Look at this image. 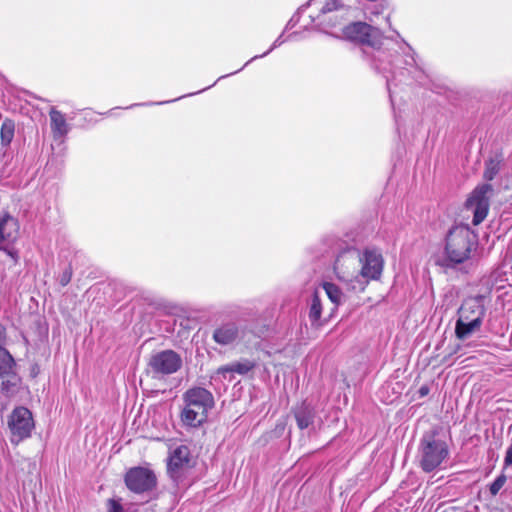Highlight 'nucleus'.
Segmentation results:
<instances>
[{
	"label": "nucleus",
	"mask_w": 512,
	"mask_h": 512,
	"mask_svg": "<svg viewBox=\"0 0 512 512\" xmlns=\"http://www.w3.org/2000/svg\"><path fill=\"white\" fill-rule=\"evenodd\" d=\"M189 461V449L186 446H179L173 450L169 457L168 469L173 472L183 467Z\"/></svg>",
	"instance_id": "nucleus-19"
},
{
	"label": "nucleus",
	"mask_w": 512,
	"mask_h": 512,
	"mask_svg": "<svg viewBox=\"0 0 512 512\" xmlns=\"http://www.w3.org/2000/svg\"><path fill=\"white\" fill-rule=\"evenodd\" d=\"M0 250L5 252L8 257L11 258V260L14 262V264H17L19 261V252L13 247H3L0 246Z\"/></svg>",
	"instance_id": "nucleus-32"
},
{
	"label": "nucleus",
	"mask_w": 512,
	"mask_h": 512,
	"mask_svg": "<svg viewBox=\"0 0 512 512\" xmlns=\"http://www.w3.org/2000/svg\"><path fill=\"white\" fill-rule=\"evenodd\" d=\"M185 407L193 409L194 411H203L204 414H207L210 409L198 405L194 400H190V402H185Z\"/></svg>",
	"instance_id": "nucleus-34"
},
{
	"label": "nucleus",
	"mask_w": 512,
	"mask_h": 512,
	"mask_svg": "<svg viewBox=\"0 0 512 512\" xmlns=\"http://www.w3.org/2000/svg\"><path fill=\"white\" fill-rule=\"evenodd\" d=\"M14 388H18L17 389V392H22V393H25L26 392V387H20V386H8V385H5V386H1V392L8 396L10 393L14 392Z\"/></svg>",
	"instance_id": "nucleus-33"
},
{
	"label": "nucleus",
	"mask_w": 512,
	"mask_h": 512,
	"mask_svg": "<svg viewBox=\"0 0 512 512\" xmlns=\"http://www.w3.org/2000/svg\"><path fill=\"white\" fill-rule=\"evenodd\" d=\"M503 165V159L496 155L485 161V167L483 171V179L487 182L492 181L501 171Z\"/></svg>",
	"instance_id": "nucleus-21"
},
{
	"label": "nucleus",
	"mask_w": 512,
	"mask_h": 512,
	"mask_svg": "<svg viewBox=\"0 0 512 512\" xmlns=\"http://www.w3.org/2000/svg\"><path fill=\"white\" fill-rule=\"evenodd\" d=\"M191 399L194 400L198 405L204 406L208 409H211L214 406V398L211 392L202 386H195L185 393V402H190Z\"/></svg>",
	"instance_id": "nucleus-15"
},
{
	"label": "nucleus",
	"mask_w": 512,
	"mask_h": 512,
	"mask_svg": "<svg viewBox=\"0 0 512 512\" xmlns=\"http://www.w3.org/2000/svg\"><path fill=\"white\" fill-rule=\"evenodd\" d=\"M183 96H179L178 98H176L174 101L178 100V99H182Z\"/></svg>",
	"instance_id": "nucleus-44"
},
{
	"label": "nucleus",
	"mask_w": 512,
	"mask_h": 512,
	"mask_svg": "<svg viewBox=\"0 0 512 512\" xmlns=\"http://www.w3.org/2000/svg\"><path fill=\"white\" fill-rule=\"evenodd\" d=\"M361 262V251L355 247H347L342 250L334 262V271L337 278L349 284L353 290L364 289V282L360 278L358 270Z\"/></svg>",
	"instance_id": "nucleus-4"
},
{
	"label": "nucleus",
	"mask_w": 512,
	"mask_h": 512,
	"mask_svg": "<svg viewBox=\"0 0 512 512\" xmlns=\"http://www.w3.org/2000/svg\"><path fill=\"white\" fill-rule=\"evenodd\" d=\"M6 338V328L0 323V349L5 348Z\"/></svg>",
	"instance_id": "nucleus-37"
},
{
	"label": "nucleus",
	"mask_w": 512,
	"mask_h": 512,
	"mask_svg": "<svg viewBox=\"0 0 512 512\" xmlns=\"http://www.w3.org/2000/svg\"><path fill=\"white\" fill-rule=\"evenodd\" d=\"M49 116L51 121V130L54 138H61L67 135L69 128L65 116L55 108L50 110Z\"/></svg>",
	"instance_id": "nucleus-16"
},
{
	"label": "nucleus",
	"mask_w": 512,
	"mask_h": 512,
	"mask_svg": "<svg viewBox=\"0 0 512 512\" xmlns=\"http://www.w3.org/2000/svg\"><path fill=\"white\" fill-rule=\"evenodd\" d=\"M286 42V39L283 37V34L279 35L275 41L273 42V44L271 45V47L266 51L264 52L263 54H260V55H255L253 56L250 60H248L244 65L243 67H241L240 69L230 73V74H227V75H223V76H220L217 81H215L212 85L206 87V88H203L201 89L200 91L198 92H195V93H189L187 96H192V95H195V94H198V93H201L207 89H209L210 87L214 86L218 81H220L221 79H224L230 75H234L236 73H238L239 71L243 70L247 65H249L250 63H252L253 61H255L256 59H259V58H263L265 56H267L268 54H270L274 49H276L277 47L281 46L283 43Z\"/></svg>",
	"instance_id": "nucleus-18"
},
{
	"label": "nucleus",
	"mask_w": 512,
	"mask_h": 512,
	"mask_svg": "<svg viewBox=\"0 0 512 512\" xmlns=\"http://www.w3.org/2000/svg\"><path fill=\"white\" fill-rule=\"evenodd\" d=\"M486 314V308L483 304V299L480 296L469 297L463 301L458 309V318L469 321H479L483 323Z\"/></svg>",
	"instance_id": "nucleus-12"
},
{
	"label": "nucleus",
	"mask_w": 512,
	"mask_h": 512,
	"mask_svg": "<svg viewBox=\"0 0 512 512\" xmlns=\"http://www.w3.org/2000/svg\"><path fill=\"white\" fill-rule=\"evenodd\" d=\"M494 194V188L489 183L478 184L470 193L465 202L467 210L473 213L472 223L479 225L488 215L490 199Z\"/></svg>",
	"instance_id": "nucleus-7"
},
{
	"label": "nucleus",
	"mask_w": 512,
	"mask_h": 512,
	"mask_svg": "<svg viewBox=\"0 0 512 512\" xmlns=\"http://www.w3.org/2000/svg\"><path fill=\"white\" fill-rule=\"evenodd\" d=\"M393 44H390L391 48L388 50L386 46H384V50L386 51V55L382 58V66H385L387 69L378 71L383 74L386 78V85L389 92V97L391 102L393 103L392 96V85L396 80L397 75H403L404 70H408L409 67L418 66L415 53L412 48L406 43L399 44L396 41L392 40Z\"/></svg>",
	"instance_id": "nucleus-3"
},
{
	"label": "nucleus",
	"mask_w": 512,
	"mask_h": 512,
	"mask_svg": "<svg viewBox=\"0 0 512 512\" xmlns=\"http://www.w3.org/2000/svg\"><path fill=\"white\" fill-rule=\"evenodd\" d=\"M344 8V4L341 0H328L326 4L321 8V14H327L333 11Z\"/></svg>",
	"instance_id": "nucleus-27"
},
{
	"label": "nucleus",
	"mask_w": 512,
	"mask_h": 512,
	"mask_svg": "<svg viewBox=\"0 0 512 512\" xmlns=\"http://www.w3.org/2000/svg\"><path fill=\"white\" fill-rule=\"evenodd\" d=\"M7 428L10 443L14 446L30 438L35 429L32 412L24 406L15 407L7 417Z\"/></svg>",
	"instance_id": "nucleus-5"
},
{
	"label": "nucleus",
	"mask_w": 512,
	"mask_h": 512,
	"mask_svg": "<svg viewBox=\"0 0 512 512\" xmlns=\"http://www.w3.org/2000/svg\"><path fill=\"white\" fill-rule=\"evenodd\" d=\"M14 358L5 348L0 349V377H5L13 372Z\"/></svg>",
	"instance_id": "nucleus-24"
},
{
	"label": "nucleus",
	"mask_w": 512,
	"mask_h": 512,
	"mask_svg": "<svg viewBox=\"0 0 512 512\" xmlns=\"http://www.w3.org/2000/svg\"><path fill=\"white\" fill-rule=\"evenodd\" d=\"M107 512H123L122 506L119 502L110 499L108 501V511Z\"/></svg>",
	"instance_id": "nucleus-35"
},
{
	"label": "nucleus",
	"mask_w": 512,
	"mask_h": 512,
	"mask_svg": "<svg viewBox=\"0 0 512 512\" xmlns=\"http://www.w3.org/2000/svg\"><path fill=\"white\" fill-rule=\"evenodd\" d=\"M1 384H2V385L10 384V382H9V381H2V383H1Z\"/></svg>",
	"instance_id": "nucleus-41"
},
{
	"label": "nucleus",
	"mask_w": 512,
	"mask_h": 512,
	"mask_svg": "<svg viewBox=\"0 0 512 512\" xmlns=\"http://www.w3.org/2000/svg\"><path fill=\"white\" fill-rule=\"evenodd\" d=\"M295 418L298 427L303 430L308 428L314 419V411L310 405L303 403L296 411Z\"/></svg>",
	"instance_id": "nucleus-22"
},
{
	"label": "nucleus",
	"mask_w": 512,
	"mask_h": 512,
	"mask_svg": "<svg viewBox=\"0 0 512 512\" xmlns=\"http://www.w3.org/2000/svg\"><path fill=\"white\" fill-rule=\"evenodd\" d=\"M207 418V414H204L203 411H194L193 409L187 408L184 406L181 413V421L184 425L189 427H198L200 426Z\"/></svg>",
	"instance_id": "nucleus-20"
},
{
	"label": "nucleus",
	"mask_w": 512,
	"mask_h": 512,
	"mask_svg": "<svg viewBox=\"0 0 512 512\" xmlns=\"http://www.w3.org/2000/svg\"><path fill=\"white\" fill-rule=\"evenodd\" d=\"M256 370H261V366L258 362L255 360L243 358L218 368L213 379L215 381L231 382L234 379V374L244 376L254 374Z\"/></svg>",
	"instance_id": "nucleus-10"
},
{
	"label": "nucleus",
	"mask_w": 512,
	"mask_h": 512,
	"mask_svg": "<svg viewBox=\"0 0 512 512\" xmlns=\"http://www.w3.org/2000/svg\"><path fill=\"white\" fill-rule=\"evenodd\" d=\"M483 323L479 321H469L457 319L455 323V335L460 340H465L474 333L478 332Z\"/></svg>",
	"instance_id": "nucleus-17"
},
{
	"label": "nucleus",
	"mask_w": 512,
	"mask_h": 512,
	"mask_svg": "<svg viewBox=\"0 0 512 512\" xmlns=\"http://www.w3.org/2000/svg\"><path fill=\"white\" fill-rule=\"evenodd\" d=\"M169 102L170 101H164V102H158L157 104L162 105V104L169 103Z\"/></svg>",
	"instance_id": "nucleus-40"
},
{
	"label": "nucleus",
	"mask_w": 512,
	"mask_h": 512,
	"mask_svg": "<svg viewBox=\"0 0 512 512\" xmlns=\"http://www.w3.org/2000/svg\"><path fill=\"white\" fill-rule=\"evenodd\" d=\"M239 337V327L235 322H227L218 326L214 331L213 340L221 345L227 346L234 343Z\"/></svg>",
	"instance_id": "nucleus-13"
},
{
	"label": "nucleus",
	"mask_w": 512,
	"mask_h": 512,
	"mask_svg": "<svg viewBox=\"0 0 512 512\" xmlns=\"http://www.w3.org/2000/svg\"><path fill=\"white\" fill-rule=\"evenodd\" d=\"M15 136V122L13 119L3 120L0 128V143L2 148L7 149Z\"/></svg>",
	"instance_id": "nucleus-23"
},
{
	"label": "nucleus",
	"mask_w": 512,
	"mask_h": 512,
	"mask_svg": "<svg viewBox=\"0 0 512 512\" xmlns=\"http://www.w3.org/2000/svg\"><path fill=\"white\" fill-rule=\"evenodd\" d=\"M322 315V304L317 292H314L311 298L309 308V319L312 325L317 324Z\"/></svg>",
	"instance_id": "nucleus-25"
},
{
	"label": "nucleus",
	"mask_w": 512,
	"mask_h": 512,
	"mask_svg": "<svg viewBox=\"0 0 512 512\" xmlns=\"http://www.w3.org/2000/svg\"><path fill=\"white\" fill-rule=\"evenodd\" d=\"M383 264L384 259L379 249L365 248L363 252H361L360 278L363 280L364 286L369 280H377L380 278Z\"/></svg>",
	"instance_id": "nucleus-9"
},
{
	"label": "nucleus",
	"mask_w": 512,
	"mask_h": 512,
	"mask_svg": "<svg viewBox=\"0 0 512 512\" xmlns=\"http://www.w3.org/2000/svg\"><path fill=\"white\" fill-rule=\"evenodd\" d=\"M139 104H133V105H130L128 108H133L134 106H138Z\"/></svg>",
	"instance_id": "nucleus-43"
},
{
	"label": "nucleus",
	"mask_w": 512,
	"mask_h": 512,
	"mask_svg": "<svg viewBox=\"0 0 512 512\" xmlns=\"http://www.w3.org/2000/svg\"><path fill=\"white\" fill-rule=\"evenodd\" d=\"M310 5V2L307 4L301 6L298 11L291 17V19L288 21L286 25V30L292 29L300 20V14L305 11V9Z\"/></svg>",
	"instance_id": "nucleus-29"
},
{
	"label": "nucleus",
	"mask_w": 512,
	"mask_h": 512,
	"mask_svg": "<svg viewBox=\"0 0 512 512\" xmlns=\"http://www.w3.org/2000/svg\"><path fill=\"white\" fill-rule=\"evenodd\" d=\"M40 373V366L36 363L30 366V376L35 378Z\"/></svg>",
	"instance_id": "nucleus-38"
},
{
	"label": "nucleus",
	"mask_w": 512,
	"mask_h": 512,
	"mask_svg": "<svg viewBox=\"0 0 512 512\" xmlns=\"http://www.w3.org/2000/svg\"><path fill=\"white\" fill-rule=\"evenodd\" d=\"M127 487L135 493H143L151 490L156 484L154 473L143 467L131 468L125 476Z\"/></svg>",
	"instance_id": "nucleus-11"
},
{
	"label": "nucleus",
	"mask_w": 512,
	"mask_h": 512,
	"mask_svg": "<svg viewBox=\"0 0 512 512\" xmlns=\"http://www.w3.org/2000/svg\"><path fill=\"white\" fill-rule=\"evenodd\" d=\"M506 481L507 478L504 474L499 475L490 485L489 490L491 495L496 496L501 490V488L505 485Z\"/></svg>",
	"instance_id": "nucleus-28"
},
{
	"label": "nucleus",
	"mask_w": 512,
	"mask_h": 512,
	"mask_svg": "<svg viewBox=\"0 0 512 512\" xmlns=\"http://www.w3.org/2000/svg\"><path fill=\"white\" fill-rule=\"evenodd\" d=\"M477 247L476 235L467 226H453L447 233L443 265L454 268L471 257Z\"/></svg>",
	"instance_id": "nucleus-2"
},
{
	"label": "nucleus",
	"mask_w": 512,
	"mask_h": 512,
	"mask_svg": "<svg viewBox=\"0 0 512 512\" xmlns=\"http://www.w3.org/2000/svg\"><path fill=\"white\" fill-rule=\"evenodd\" d=\"M448 456V448L444 441L434 435H425L419 447V462L425 472H431L441 465Z\"/></svg>",
	"instance_id": "nucleus-6"
},
{
	"label": "nucleus",
	"mask_w": 512,
	"mask_h": 512,
	"mask_svg": "<svg viewBox=\"0 0 512 512\" xmlns=\"http://www.w3.org/2000/svg\"><path fill=\"white\" fill-rule=\"evenodd\" d=\"M294 36H296V33L290 34L289 38H293Z\"/></svg>",
	"instance_id": "nucleus-42"
},
{
	"label": "nucleus",
	"mask_w": 512,
	"mask_h": 512,
	"mask_svg": "<svg viewBox=\"0 0 512 512\" xmlns=\"http://www.w3.org/2000/svg\"><path fill=\"white\" fill-rule=\"evenodd\" d=\"M310 5V2L307 4L301 6L298 11L291 17V19L288 21L286 25V30L292 29L300 20V14L305 11V9Z\"/></svg>",
	"instance_id": "nucleus-30"
},
{
	"label": "nucleus",
	"mask_w": 512,
	"mask_h": 512,
	"mask_svg": "<svg viewBox=\"0 0 512 512\" xmlns=\"http://www.w3.org/2000/svg\"><path fill=\"white\" fill-rule=\"evenodd\" d=\"M183 366V360L179 353L172 349H166L151 355L148 367L155 377L171 375L178 372Z\"/></svg>",
	"instance_id": "nucleus-8"
},
{
	"label": "nucleus",
	"mask_w": 512,
	"mask_h": 512,
	"mask_svg": "<svg viewBox=\"0 0 512 512\" xmlns=\"http://www.w3.org/2000/svg\"><path fill=\"white\" fill-rule=\"evenodd\" d=\"M72 274V268L70 265L63 270V272L59 276V283L62 287H65L70 283Z\"/></svg>",
	"instance_id": "nucleus-31"
},
{
	"label": "nucleus",
	"mask_w": 512,
	"mask_h": 512,
	"mask_svg": "<svg viewBox=\"0 0 512 512\" xmlns=\"http://www.w3.org/2000/svg\"><path fill=\"white\" fill-rule=\"evenodd\" d=\"M429 393V389L427 386H421L419 389V394L421 397L426 396Z\"/></svg>",
	"instance_id": "nucleus-39"
},
{
	"label": "nucleus",
	"mask_w": 512,
	"mask_h": 512,
	"mask_svg": "<svg viewBox=\"0 0 512 512\" xmlns=\"http://www.w3.org/2000/svg\"><path fill=\"white\" fill-rule=\"evenodd\" d=\"M504 466L505 467L512 466V443L510 444V446L508 447V449L506 451V455L504 458Z\"/></svg>",
	"instance_id": "nucleus-36"
},
{
	"label": "nucleus",
	"mask_w": 512,
	"mask_h": 512,
	"mask_svg": "<svg viewBox=\"0 0 512 512\" xmlns=\"http://www.w3.org/2000/svg\"><path fill=\"white\" fill-rule=\"evenodd\" d=\"M19 222L8 212L0 213V244L16 239Z\"/></svg>",
	"instance_id": "nucleus-14"
},
{
	"label": "nucleus",
	"mask_w": 512,
	"mask_h": 512,
	"mask_svg": "<svg viewBox=\"0 0 512 512\" xmlns=\"http://www.w3.org/2000/svg\"><path fill=\"white\" fill-rule=\"evenodd\" d=\"M344 37L354 43L363 46L364 56L370 58V64L376 71L386 70L382 66V58L386 55L384 46L388 50L392 43L391 39L384 38L381 31L365 22H353L343 29Z\"/></svg>",
	"instance_id": "nucleus-1"
},
{
	"label": "nucleus",
	"mask_w": 512,
	"mask_h": 512,
	"mask_svg": "<svg viewBox=\"0 0 512 512\" xmlns=\"http://www.w3.org/2000/svg\"><path fill=\"white\" fill-rule=\"evenodd\" d=\"M323 288L332 303H334V304L340 303L343 294H342V291L340 290V288L336 284L330 283V282H325L323 284Z\"/></svg>",
	"instance_id": "nucleus-26"
}]
</instances>
